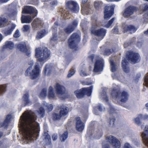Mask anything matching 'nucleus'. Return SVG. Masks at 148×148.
Returning a JSON list of instances; mask_svg holds the SVG:
<instances>
[{
  "instance_id": "f257e3e1",
  "label": "nucleus",
  "mask_w": 148,
  "mask_h": 148,
  "mask_svg": "<svg viewBox=\"0 0 148 148\" xmlns=\"http://www.w3.org/2000/svg\"><path fill=\"white\" fill-rule=\"evenodd\" d=\"M36 119L35 113L31 110L26 111L20 117L19 126L25 143L36 140L38 136L39 125Z\"/></svg>"
},
{
  "instance_id": "f03ea898",
  "label": "nucleus",
  "mask_w": 148,
  "mask_h": 148,
  "mask_svg": "<svg viewBox=\"0 0 148 148\" xmlns=\"http://www.w3.org/2000/svg\"><path fill=\"white\" fill-rule=\"evenodd\" d=\"M92 27L91 28V32L97 36V38L96 40L98 41L102 40L105 36L107 30L103 28H101L97 30L95 29L97 27H100L99 22L97 20L96 16H94L91 17Z\"/></svg>"
},
{
  "instance_id": "7ed1b4c3",
  "label": "nucleus",
  "mask_w": 148,
  "mask_h": 148,
  "mask_svg": "<svg viewBox=\"0 0 148 148\" xmlns=\"http://www.w3.org/2000/svg\"><path fill=\"white\" fill-rule=\"evenodd\" d=\"M23 13H27L30 15L22 16L21 20L22 23H29L32 20V18L37 15V10L34 7L29 6H27L24 7L22 12Z\"/></svg>"
},
{
  "instance_id": "20e7f679",
  "label": "nucleus",
  "mask_w": 148,
  "mask_h": 148,
  "mask_svg": "<svg viewBox=\"0 0 148 148\" xmlns=\"http://www.w3.org/2000/svg\"><path fill=\"white\" fill-rule=\"evenodd\" d=\"M120 89L119 86L114 85L111 94L112 97L116 99L120 100L122 102H126L128 98V94L125 91H123L120 94Z\"/></svg>"
},
{
  "instance_id": "39448f33",
  "label": "nucleus",
  "mask_w": 148,
  "mask_h": 148,
  "mask_svg": "<svg viewBox=\"0 0 148 148\" xmlns=\"http://www.w3.org/2000/svg\"><path fill=\"white\" fill-rule=\"evenodd\" d=\"M50 54V51L47 48H38L35 49V56L38 60L43 64L46 61Z\"/></svg>"
},
{
  "instance_id": "423d86ee",
  "label": "nucleus",
  "mask_w": 148,
  "mask_h": 148,
  "mask_svg": "<svg viewBox=\"0 0 148 148\" xmlns=\"http://www.w3.org/2000/svg\"><path fill=\"white\" fill-rule=\"evenodd\" d=\"M106 140L102 143V148H109V146L108 144V142L112 145L114 148H119L121 147V143L120 141L116 137L112 135L107 136L106 138Z\"/></svg>"
},
{
  "instance_id": "0eeeda50",
  "label": "nucleus",
  "mask_w": 148,
  "mask_h": 148,
  "mask_svg": "<svg viewBox=\"0 0 148 148\" xmlns=\"http://www.w3.org/2000/svg\"><path fill=\"white\" fill-rule=\"evenodd\" d=\"M80 37L78 34H73L68 40L69 48L77 50L78 49L77 44L80 41Z\"/></svg>"
},
{
  "instance_id": "6e6552de",
  "label": "nucleus",
  "mask_w": 148,
  "mask_h": 148,
  "mask_svg": "<svg viewBox=\"0 0 148 148\" xmlns=\"http://www.w3.org/2000/svg\"><path fill=\"white\" fill-rule=\"evenodd\" d=\"M32 68V67L31 66L29 67L26 71L25 74L26 76H27L29 74L31 78L34 79L36 78L39 74L40 69L39 63L38 62H36L35 63L34 69L31 72H30V70Z\"/></svg>"
},
{
  "instance_id": "1a4fd4ad",
  "label": "nucleus",
  "mask_w": 148,
  "mask_h": 148,
  "mask_svg": "<svg viewBox=\"0 0 148 148\" xmlns=\"http://www.w3.org/2000/svg\"><path fill=\"white\" fill-rule=\"evenodd\" d=\"M93 88L92 86H91L89 87L82 88L75 91V93L77 97L79 98L83 97L84 95L89 96L91 95Z\"/></svg>"
},
{
  "instance_id": "9d476101",
  "label": "nucleus",
  "mask_w": 148,
  "mask_h": 148,
  "mask_svg": "<svg viewBox=\"0 0 148 148\" xmlns=\"http://www.w3.org/2000/svg\"><path fill=\"white\" fill-rule=\"evenodd\" d=\"M67 9L74 13H77L79 11V8L77 2L72 0L69 1L66 3Z\"/></svg>"
},
{
  "instance_id": "9b49d317",
  "label": "nucleus",
  "mask_w": 148,
  "mask_h": 148,
  "mask_svg": "<svg viewBox=\"0 0 148 148\" xmlns=\"http://www.w3.org/2000/svg\"><path fill=\"white\" fill-rule=\"evenodd\" d=\"M99 97L100 99H103L104 101L107 102V104L109 107L108 110L110 114H113L116 112V110L113 106L110 103L108 102V100L106 95V89L103 90L102 92L100 94Z\"/></svg>"
},
{
  "instance_id": "f8f14e48",
  "label": "nucleus",
  "mask_w": 148,
  "mask_h": 148,
  "mask_svg": "<svg viewBox=\"0 0 148 148\" xmlns=\"http://www.w3.org/2000/svg\"><path fill=\"white\" fill-rule=\"evenodd\" d=\"M126 57L127 59L130 60L132 64L138 62L140 60V57L138 53L131 51L127 52Z\"/></svg>"
},
{
  "instance_id": "ddd939ff",
  "label": "nucleus",
  "mask_w": 148,
  "mask_h": 148,
  "mask_svg": "<svg viewBox=\"0 0 148 148\" xmlns=\"http://www.w3.org/2000/svg\"><path fill=\"white\" fill-rule=\"evenodd\" d=\"M88 0H82L81 6V12L82 14H88L92 12V10L90 4L88 3Z\"/></svg>"
},
{
  "instance_id": "4468645a",
  "label": "nucleus",
  "mask_w": 148,
  "mask_h": 148,
  "mask_svg": "<svg viewBox=\"0 0 148 148\" xmlns=\"http://www.w3.org/2000/svg\"><path fill=\"white\" fill-rule=\"evenodd\" d=\"M115 5L107 6L105 8L104 19L105 20L109 19L113 14V11Z\"/></svg>"
},
{
  "instance_id": "2eb2a0df",
  "label": "nucleus",
  "mask_w": 148,
  "mask_h": 148,
  "mask_svg": "<svg viewBox=\"0 0 148 148\" xmlns=\"http://www.w3.org/2000/svg\"><path fill=\"white\" fill-rule=\"evenodd\" d=\"M103 66L104 61L103 59L97 60L94 65L93 72L100 73L103 70Z\"/></svg>"
},
{
  "instance_id": "dca6fc26",
  "label": "nucleus",
  "mask_w": 148,
  "mask_h": 148,
  "mask_svg": "<svg viewBox=\"0 0 148 148\" xmlns=\"http://www.w3.org/2000/svg\"><path fill=\"white\" fill-rule=\"evenodd\" d=\"M74 28L72 27L71 24L69 25L67 27L64 28V32L60 31L59 32V35L60 37L62 36L63 39L62 40H64L66 38V34H70L74 30Z\"/></svg>"
},
{
  "instance_id": "f3484780",
  "label": "nucleus",
  "mask_w": 148,
  "mask_h": 148,
  "mask_svg": "<svg viewBox=\"0 0 148 148\" xmlns=\"http://www.w3.org/2000/svg\"><path fill=\"white\" fill-rule=\"evenodd\" d=\"M141 128L144 130L141 135L143 143L148 147V125H146L145 126L144 125H142L141 126Z\"/></svg>"
},
{
  "instance_id": "a211bd4d",
  "label": "nucleus",
  "mask_w": 148,
  "mask_h": 148,
  "mask_svg": "<svg viewBox=\"0 0 148 148\" xmlns=\"http://www.w3.org/2000/svg\"><path fill=\"white\" fill-rule=\"evenodd\" d=\"M76 129L78 132H82L84 129L85 125L84 123L81 120L80 118L79 117H77L75 118Z\"/></svg>"
},
{
  "instance_id": "6ab92c4d",
  "label": "nucleus",
  "mask_w": 148,
  "mask_h": 148,
  "mask_svg": "<svg viewBox=\"0 0 148 148\" xmlns=\"http://www.w3.org/2000/svg\"><path fill=\"white\" fill-rule=\"evenodd\" d=\"M8 28L5 29L3 31L5 36L10 35L16 27L15 24L11 22L9 23L8 25Z\"/></svg>"
},
{
  "instance_id": "aec40b11",
  "label": "nucleus",
  "mask_w": 148,
  "mask_h": 148,
  "mask_svg": "<svg viewBox=\"0 0 148 148\" xmlns=\"http://www.w3.org/2000/svg\"><path fill=\"white\" fill-rule=\"evenodd\" d=\"M43 24V22L40 19H35L32 23V28L35 30H36L41 28Z\"/></svg>"
},
{
  "instance_id": "412c9836",
  "label": "nucleus",
  "mask_w": 148,
  "mask_h": 148,
  "mask_svg": "<svg viewBox=\"0 0 148 148\" xmlns=\"http://www.w3.org/2000/svg\"><path fill=\"white\" fill-rule=\"evenodd\" d=\"M17 48L21 51L26 53L28 56H29L30 54L29 51H28V48H29V47L28 46H27L25 42H21L18 44Z\"/></svg>"
},
{
  "instance_id": "4be33fe9",
  "label": "nucleus",
  "mask_w": 148,
  "mask_h": 148,
  "mask_svg": "<svg viewBox=\"0 0 148 148\" xmlns=\"http://www.w3.org/2000/svg\"><path fill=\"white\" fill-rule=\"evenodd\" d=\"M136 10V7L132 6H129L125 10L123 15L125 17H128L132 14Z\"/></svg>"
},
{
  "instance_id": "5701e85b",
  "label": "nucleus",
  "mask_w": 148,
  "mask_h": 148,
  "mask_svg": "<svg viewBox=\"0 0 148 148\" xmlns=\"http://www.w3.org/2000/svg\"><path fill=\"white\" fill-rule=\"evenodd\" d=\"M55 89L57 94L58 95H62L64 93L65 88L63 86L57 83L54 86Z\"/></svg>"
},
{
  "instance_id": "b1692460",
  "label": "nucleus",
  "mask_w": 148,
  "mask_h": 148,
  "mask_svg": "<svg viewBox=\"0 0 148 148\" xmlns=\"http://www.w3.org/2000/svg\"><path fill=\"white\" fill-rule=\"evenodd\" d=\"M11 117V115L8 114L7 115L3 123H2L0 121V127H3L4 128L7 127L10 122Z\"/></svg>"
},
{
  "instance_id": "393cba45",
  "label": "nucleus",
  "mask_w": 148,
  "mask_h": 148,
  "mask_svg": "<svg viewBox=\"0 0 148 148\" xmlns=\"http://www.w3.org/2000/svg\"><path fill=\"white\" fill-rule=\"evenodd\" d=\"M137 29L132 25H126L123 27L125 32H128L131 33H134L136 30Z\"/></svg>"
},
{
  "instance_id": "a878e982",
  "label": "nucleus",
  "mask_w": 148,
  "mask_h": 148,
  "mask_svg": "<svg viewBox=\"0 0 148 148\" xmlns=\"http://www.w3.org/2000/svg\"><path fill=\"white\" fill-rule=\"evenodd\" d=\"M29 95L28 93L25 94L22 98L24 104L23 106H30L31 105L32 103L29 99Z\"/></svg>"
},
{
  "instance_id": "bb28decb",
  "label": "nucleus",
  "mask_w": 148,
  "mask_h": 148,
  "mask_svg": "<svg viewBox=\"0 0 148 148\" xmlns=\"http://www.w3.org/2000/svg\"><path fill=\"white\" fill-rule=\"evenodd\" d=\"M122 66L124 71L126 73H128L130 71V69L128 66L129 64L125 58L123 59L122 61Z\"/></svg>"
},
{
  "instance_id": "cd10ccee",
  "label": "nucleus",
  "mask_w": 148,
  "mask_h": 148,
  "mask_svg": "<svg viewBox=\"0 0 148 148\" xmlns=\"http://www.w3.org/2000/svg\"><path fill=\"white\" fill-rule=\"evenodd\" d=\"M54 30H53L52 33V37L50 39V42L51 43H53L54 42H55L56 40H58V37L56 35V27H55L54 28H53ZM60 38L59 37V35H58V38ZM61 38V39L60 40L62 41V40L63 39L62 36Z\"/></svg>"
},
{
  "instance_id": "c85d7f7f",
  "label": "nucleus",
  "mask_w": 148,
  "mask_h": 148,
  "mask_svg": "<svg viewBox=\"0 0 148 148\" xmlns=\"http://www.w3.org/2000/svg\"><path fill=\"white\" fill-rule=\"evenodd\" d=\"M61 110L60 114L62 116H64L67 115L69 112V109L66 106L62 105L60 106Z\"/></svg>"
},
{
  "instance_id": "c756f323",
  "label": "nucleus",
  "mask_w": 148,
  "mask_h": 148,
  "mask_svg": "<svg viewBox=\"0 0 148 148\" xmlns=\"http://www.w3.org/2000/svg\"><path fill=\"white\" fill-rule=\"evenodd\" d=\"M51 72V67L50 64H46L43 71V73L46 75H49Z\"/></svg>"
},
{
  "instance_id": "7c9ffc66",
  "label": "nucleus",
  "mask_w": 148,
  "mask_h": 148,
  "mask_svg": "<svg viewBox=\"0 0 148 148\" xmlns=\"http://www.w3.org/2000/svg\"><path fill=\"white\" fill-rule=\"evenodd\" d=\"M48 33L45 29L38 31L36 36V38L37 40L40 39L44 37Z\"/></svg>"
},
{
  "instance_id": "2f4dec72",
  "label": "nucleus",
  "mask_w": 148,
  "mask_h": 148,
  "mask_svg": "<svg viewBox=\"0 0 148 148\" xmlns=\"http://www.w3.org/2000/svg\"><path fill=\"white\" fill-rule=\"evenodd\" d=\"M102 135V133L101 130L97 129L95 131V134L94 135L93 134H92L90 136V138H91L92 136H94L95 138L97 139H99L101 138Z\"/></svg>"
},
{
  "instance_id": "473e14b6",
  "label": "nucleus",
  "mask_w": 148,
  "mask_h": 148,
  "mask_svg": "<svg viewBox=\"0 0 148 148\" xmlns=\"http://www.w3.org/2000/svg\"><path fill=\"white\" fill-rule=\"evenodd\" d=\"M100 53L105 56H108L110 55L114 51L113 49H106L104 50L103 49V47L101 48Z\"/></svg>"
},
{
  "instance_id": "72a5a7b5",
  "label": "nucleus",
  "mask_w": 148,
  "mask_h": 148,
  "mask_svg": "<svg viewBox=\"0 0 148 148\" xmlns=\"http://www.w3.org/2000/svg\"><path fill=\"white\" fill-rule=\"evenodd\" d=\"M43 136L44 137V140L45 143V144L47 145H50L51 142L49 135L47 132H45Z\"/></svg>"
},
{
  "instance_id": "f704fd0d",
  "label": "nucleus",
  "mask_w": 148,
  "mask_h": 148,
  "mask_svg": "<svg viewBox=\"0 0 148 148\" xmlns=\"http://www.w3.org/2000/svg\"><path fill=\"white\" fill-rule=\"evenodd\" d=\"M48 97L49 99H54L55 97L53 88L51 86H50L49 88Z\"/></svg>"
},
{
  "instance_id": "c9c22d12",
  "label": "nucleus",
  "mask_w": 148,
  "mask_h": 148,
  "mask_svg": "<svg viewBox=\"0 0 148 148\" xmlns=\"http://www.w3.org/2000/svg\"><path fill=\"white\" fill-rule=\"evenodd\" d=\"M7 15L9 17L16 15L17 14V11L16 10H14L11 9L10 6H9L6 12Z\"/></svg>"
},
{
  "instance_id": "e433bc0d",
  "label": "nucleus",
  "mask_w": 148,
  "mask_h": 148,
  "mask_svg": "<svg viewBox=\"0 0 148 148\" xmlns=\"http://www.w3.org/2000/svg\"><path fill=\"white\" fill-rule=\"evenodd\" d=\"M115 57H111L110 58L109 61L110 64L111 66V70L112 72H114L116 70L115 65L114 62V59H115Z\"/></svg>"
},
{
  "instance_id": "4c0bfd02",
  "label": "nucleus",
  "mask_w": 148,
  "mask_h": 148,
  "mask_svg": "<svg viewBox=\"0 0 148 148\" xmlns=\"http://www.w3.org/2000/svg\"><path fill=\"white\" fill-rule=\"evenodd\" d=\"M115 18H113L110 20L107 23H102L101 25L106 28H109L112 27V25L114 21Z\"/></svg>"
},
{
  "instance_id": "58836bf2",
  "label": "nucleus",
  "mask_w": 148,
  "mask_h": 148,
  "mask_svg": "<svg viewBox=\"0 0 148 148\" xmlns=\"http://www.w3.org/2000/svg\"><path fill=\"white\" fill-rule=\"evenodd\" d=\"M142 114L138 115L136 117L133 119V120L134 123L138 125H140L141 123L140 120L142 119Z\"/></svg>"
},
{
  "instance_id": "ea45409f",
  "label": "nucleus",
  "mask_w": 148,
  "mask_h": 148,
  "mask_svg": "<svg viewBox=\"0 0 148 148\" xmlns=\"http://www.w3.org/2000/svg\"><path fill=\"white\" fill-rule=\"evenodd\" d=\"M14 47L13 43L11 41H7L6 42L5 45L3 46V48H8L10 49H12Z\"/></svg>"
},
{
  "instance_id": "a19ab883",
  "label": "nucleus",
  "mask_w": 148,
  "mask_h": 148,
  "mask_svg": "<svg viewBox=\"0 0 148 148\" xmlns=\"http://www.w3.org/2000/svg\"><path fill=\"white\" fill-rule=\"evenodd\" d=\"M79 73L80 75L82 76H87L90 73V72H86V69L82 68L79 69Z\"/></svg>"
},
{
  "instance_id": "79ce46f5",
  "label": "nucleus",
  "mask_w": 148,
  "mask_h": 148,
  "mask_svg": "<svg viewBox=\"0 0 148 148\" xmlns=\"http://www.w3.org/2000/svg\"><path fill=\"white\" fill-rule=\"evenodd\" d=\"M47 90L46 88L42 89L39 95V97L41 99H44L47 95Z\"/></svg>"
},
{
  "instance_id": "37998d69",
  "label": "nucleus",
  "mask_w": 148,
  "mask_h": 148,
  "mask_svg": "<svg viewBox=\"0 0 148 148\" xmlns=\"http://www.w3.org/2000/svg\"><path fill=\"white\" fill-rule=\"evenodd\" d=\"M102 3L100 1H96L94 2V6L96 10H99L101 8Z\"/></svg>"
},
{
  "instance_id": "c03bdc74",
  "label": "nucleus",
  "mask_w": 148,
  "mask_h": 148,
  "mask_svg": "<svg viewBox=\"0 0 148 148\" xmlns=\"http://www.w3.org/2000/svg\"><path fill=\"white\" fill-rule=\"evenodd\" d=\"M43 105L47 108V111L48 112H51L53 109V106L51 104H49L45 102L43 103Z\"/></svg>"
},
{
  "instance_id": "a18cd8bd",
  "label": "nucleus",
  "mask_w": 148,
  "mask_h": 148,
  "mask_svg": "<svg viewBox=\"0 0 148 148\" xmlns=\"http://www.w3.org/2000/svg\"><path fill=\"white\" fill-rule=\"evenodd\" d=\"M7 21V19L5 17L4 15L2 16L0 18V27H2Z\"/></svg>"
},
{
  "instance_id": "49530a36",
  "label": "nucleus",
  "mask_w": 148,
  "mask_h": 148,
  "mask_svg": "<svg viewBox=\"0 0 148 148\" xmlns=\"http://www.w3.org/2000/svg\"><path fill=\"white\" fill-rule=\"evenodd\" d=\"M68 133L67 131L64 132L60 137V139L62 141H64L67 138Z\"/></svg>"
},
{
  "instance_id": "de8ad7c7",
  "label": "nucleus",
  "mask_w": 148,
  "mask_h": 148,
  "mask_svg": "<svg viewBox=\"0 0 148 148\" xmlns=\"http://www.w3.org/2000/svg\"><path fill=\"white\" fill-rule=\"evenodd\" d=\"M38 114L40 115L41 117H43L45 115V110L44 108L40 107L38 111Z\"/></svg>"
},
{
  "instance_id": "09e8293b",
  "label": "nucleus",
  "mask_w": 148,
  "mask_h": 148,
  "mask_svg": "<svg viewBox=\"0 0 148 148\" xmlns=\"http://www.w3.org/2000/svg\"><path fill=\"white\" fill-rule=\"evenodd\" d=\"M116 119L113 117H111L109 119V125L110 127H113L114 126Z\"/></svg>"
},
{
  "instance_id": "8fccbe9b",
  "label": "nucleus",
  "mask_w": 148,
  "mask_h": 148,
  "mask_svg": "<svg viewBox=\"0 0 148 148\" xmlns=\"http://www.w3.org/2000/svg\"><path fill=\"white\" fill-rule=\"evenodd\" d=\"M148 10V5L145 6L144 11H146ZM143 17L144 18V20L145 22H147V19L148 18V11L147 12L143 15Z\"/></svg>"
},
{
  "instance_id": "3c124183",
  "label": "nucleus",
  "mask_w": 148,
  "mask_h": 148,
  "mask_svg": "<svg viewBox=\"0 0 148 148\" xmlns=\"http://www.w3.org/2000/svg\"><path fill=\"white\" fill-rule=\"evenodd\" d=\"M6 86L5 85H0V96H1L6 90Z\"/></svg>"
},
{
  "instance_id": "603ef678",
  "label": "nucleus",
  "mask_w": 148,
  "mask_h": 148,
  "mask_svg": "<svg viewBox=\"0 0 148 148\" xmlns=\"http://www.w3.org/2000/svg\"><path fill=\"white\" fill-rule=\"evenodd\" d=\"M30 26L29 25H26L23 26L22 29V31L23 32H26L30 29Z\"/></svg>"
},
{
  "instance_id": "864d4df0",
  "label": "nucleus",
  "mask_w": 148,
  "mask_h": 148,
  "mask_svg": "<svg viewBox=\"0 0 148 148\" xmlns=\"http://www.w3.org/2000/svg\"><path fill=\"white\" fill-rule=\"evenodd\" d=\"M53 119L54 120H57L60 119L61 117L62 116L60 114H58L54 113L53 115Z\"/></svg>"
},
{
  "instance_id": "5fc2aeb1",
  "label": "nucleus",
  "mask_w": 148,
  "mask_h": 148,
  "mask_svg": "<svg viewBox=\"0 0 148 148\" xmlns=\"http://www.w3.org/2000/svg\"><path fill=\"white\" fill-rule=\"evenodd\" d=\"M143 84L147 87H148V73L146 74L144 77Z\"/></svg>"
},
{
  "instance_id": "6e6d98bb",
  "label": "nucleus",
  "mask_w": 148,
  "mask_h": 148,
  "mask_svg": "<svg viewBox=\"0 0 148 148\" xmlns=\"http://www.w3.org/2000/svg\"><path fill=\"white\" fill-rule=\"evenodd\" d=\"M75 72V71L74 69H71L68 73L67 75V77L68 78L74 75Z\"/></svg>"
},
{
  "instance_id": "4d7b16f0",
  "label": "nucleus",
  "mask_w": 148,
  "mask_h": 148,
  "mask_svg": "<svg viewBox=\"0 0 148 148\" xmlns=\"http://www.w3.org/2000/svg\"><path fill=\"white\" fill-rule=\"evenodd\" d=\"M88 23V22L86 19H83L81 23L80 26L83 29Z\"/></svg>"
},
{
  "instance_id": "13d9d810",
  "label": "nucleus",
  "mask_w": 148,
  "mask_h": 148,
  "mask_svg": "<svg viewBox=\"0 0 148 148\" xmlns=\"http://www.w3.org/2000/svg\"><path fill=\"white\" fill-rule=\"evenodd\" d=\"M97 108L101 112L105 110V108L101 104L99 103L97 106Z\"/></svg>"
},
{
  "instance_id": "bf43d9fd",
  "label": "nucleus",
  "mask_w": 148,
  "mask_h": 148,
  "mask_svg": "<svg viewBox=\"0 0 148 148\" xmlns=\"http://www.w3.org/2000/svg\"><path fill=\"white\" fill-rule=\"evenodd\" d=\"M78 24V21L76 20H74L72 23V24H71L72 26L75 29V28L77 26Z\"/></svg>"
},
{
  "instance_id": "052dcab7",
  "label": "nucleus",
  "mask_w": 148,
  "mask_h": 148,
  "mask_svg": "<svg viewBox=\"0 0 148 148\" xmlns=\"http://www.w3.org/2000/svg\"><path fill=\"white\" fill-rule=\"evenodd\" d=\"M127 135L129 137H130L133 136V131L131 130H129L126 132Z\"/></svg>"
},
{
  "instance_id": "680f3d73",
  "label": "nucleus",
  "mask_w": 148,
  "mask_h": 148,
  "mask_svg": "<svg viewBox=\"0 0 148 148\" xmlns=\"http://www.w3.org/2000/svg\"><path fill=\"white\" fill-rule=\"evenodd\" d=\"M20 36V33L18 30L17 29L13 34V36L14 38H17Z\"/></svg>"
},
{
  "instance_id": "e2e57ef3",
  "label": "nucleus",
  "mask_w": 148,
  "mask_h": 148,
  "mask_svg": "<svg viewBox=\"0 0 148 148\" xmlns=\"http://www.w3.org/2000/svg\"><path fill=\"white\" fill-rule=\"evenodd\" d=\"M140 76L141 75L140 73H138L136 75L134 79V81L135 82L137 83L138 81Z\"/></svg>"
},
{
  "instance_id": "0e129e2a",
  "label": "nucleus",
  "mask_w": 148,
  "mask_h": 148,
  "mask_svg": "<svg viewBox=\"0 0 148 148\" xmlns=\"http://www.w3.org/2000/svg\"><path fill=\"white\" fill-rule=\"evenodd\" d=\"M123 148H132V147L129 143H126L124 144Z\"/></svg>"
},
{
  "instance_id": "69168bd1",
  "label": "nucleus",
  "mask_w": 148,
  "mask_h": 148,
  "mask_svg": "<svg viewBox=\"0 0 148 148\" xmlns=\"http://www.w3.org/2000/svg\"><path fill=\"white\" fill-rule=\"evenodd\" d=\"M68 13L65 12V11L64 12L63 11L62 13V15L63 16V18L66 19L67 17L68 16Z\"/></svg>"
},
{
  "instance_id": "338daca9",
  "label": "nucleus",
  "mask_w": 148,
  "mask_h": 148,
  "mask_svg": "<svg viewBox=\"0 0 148 148\" xmlns=\"http://www.w3.org/2000/svg\"><path fill=\"white\" fill-rule=\"evenodd\" d=\"M112 32L115 34H118V30L117 27H114L112 29Z\"/></svg>"
},
{
  "instance_id": "774afa93",
  "label": "nucleus",
  "mask_w": 148,
  "mask_h": 148,
  "mask_svg": "<svg viewBox=\"0 0 148 148\" xmlns=\"http://www.w3.org/2000/svg\"><path fill=\"white\" fill-rule=\"evenodd\" d=\"M142 119L148 120V115L145 114L144 115H142Z\"/></svg>"
}]
</instances>
